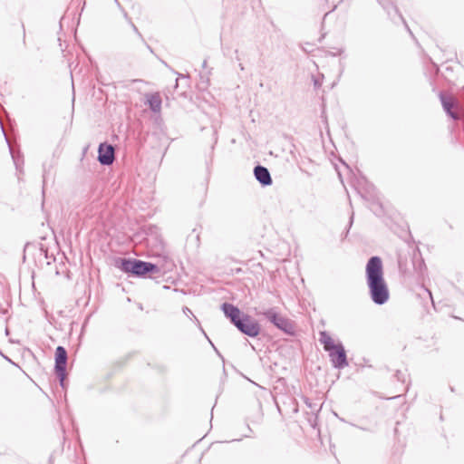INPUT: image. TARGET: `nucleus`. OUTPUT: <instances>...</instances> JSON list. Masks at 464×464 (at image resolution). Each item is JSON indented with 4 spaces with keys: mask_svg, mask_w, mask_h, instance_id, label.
I'll use <instances>...</instances> for the list:
<instances>
[{
    "mask_svg": "<svg viewBox=\"0 0 464 464\" xmlns=\"http://www.w3.org/2000/svg\"><path fill=\"white\" fill-rule=\"evenodd\" d=\"M121 269L126 273H131L138 276H144L150 273H159V269L155 265L136 259H122Z\"/></svg>",
    "mask_w": 464,
    "mask_h": 464,
    "instance_id": "obj_2",
    "label": "nucleus"
},
{
    "mask_svg": "<svg viewBox=\"0 0 464 464\" xmlns=\"http://www.w3.org/2000/svg\"><path fill=\"white\" fill-rule=\"evenodd\" d=\"M330 353L331 359L335 366L343 367L347 365L346 354L343 347L339 344Z\"/></svg>",
    "mask_w": 464,
    "mask_h": 464,
    "instance_id": "obj_7",
    "label": "nucleus"
},
{
    "mask_svg": "<svg viewBox=\"0 0 464 464\" xmlns=\"http://www.w3.org/2000/svg\"><path fill=\"white\" fill-rule=\"evenodd\" d=\"M264 315L278 329L284 331L286 334H294L295 324L291 320L284 316L283 314L276 312L273 309L267 310L264 313Z\"/></svg>",
    "mask_w": 464,
    "mask_h": 464,
    "instance_id": "obj_3",
    "label": "nucleus"
},
{
    "mask_svg": "<svg viewBox=\"0 0 464 464\" xmlns=\"http://www.w3.org/2000/svg\"><path fill=\"white\" fill-rule=\"evenodd\" d=\"M320 341L324 344V348L328 352H332V350L339 345V343H336L334 340L324 332L321 333Z\"/></svg>",
    "mask_w": 464,
    "mask_h": 464,
    "instance_id": "obj_12",
    "label": "nucleus"
},
{
    "mask_svg": "<svg viewBox=\"0 0 464 464\" xmlns=\"http://www.w3.org/2000/svg\"><path fill=\"white\" fill-rule=\"evenodd\" d=\"M222 309L225 314L230 318L235 325L240 321L241 312L237 307L230 304H224Z\"/></svg>",
    "mask_w": 464,
    "mask_h": 464,
    "instance_id": "obj_10",
    "label": "nucleus"
},
{
    "mask_svg": "<svg viewBox=\"0 0 464 464\" xmlns=\"http://www.w3.org/2000/svg\"><path fill=\"white\" fill-rule=\"evenodd\" d=\"M67 363V352L63 346H58L55 350V371L63 382L65 378Z\"/></svg>",
    "mask_w": 464,
    "mask_h": 464,
    "instance_id": "obj_5",
    "label": "nucleus"
},
{
    "mask_svg": "<svg viewBox=\"0 0 464 464\" xmlns=\"http://www.w3.org/2000/svg\"><path fill=\"white\" fill-rule=\"evenodd\" d=\"M99 161L103 165H111L114 160V148L106 143H102L98 150Z\"/></svg>",
    "mask_w": 464,
    "mask_h": 464,
    "instance_id": "obj_6",
    "label": "nucleus"
},
{
    "mask_svg": "<svg viewBox=\"0 0 464 464\" xmlns=\"http://www.w3.org/2000/svg\"><path fill=\"white\" fill-rule=\"evenodd\" d=\"M366 277L372 301L377 304L386 303L390 294L383 277L382 263L380 257L370 258L366 265Z\"/></svg>",
    "mask_w": 464,
    "mask_h": 464,
    "instance_id": "obj_1",
    "label": "nucleus"
},
{
    "mask_svg": "<svg viewBox=\"0 0 464 464\" xmlns=\"http://www.w3.org/2000/svg\"><path fill=\"white\" fill-rule=\"evenodd\" d=\"M236 326L249 336H256L260 332L259 324L248 315L243 316Z\"/></svg>",
    "mask_w": 464,
    "mask_h": 464,
    "instance_id": "obj_4",
    "label": "nucleus"
},
{
    "mask_svg": "<svg viewBox=\"0 0 464 464\" xmlns=\"http://www.w3.org/2000/svg\"><path fill=\"white\" fill-rule=\"evenodd\" d=\"M440 100L443 108L447 111V112L452 118H458L457 113L453 111V109L457 106V100L451 95H440Z\"/></svg>",
    "mask_w": 464,
    "mask_h": 464,
    "instance_id": "obj_9",
    "label": "nucleus"
},
{
    "mask_svg": "<svg viewBox=\"0 0 464 464\" xmlns=\"http://www.w3.org/2000/svg\"><path fill=\"white\" fill-rule=\"evenodd\" d=\"M146 103L154 112L161 111L162 99L159 92L149 93L146 95Z\"/></svg>",
    "mask_w": 464,
    "mask_h": 464,
    "instance_id": "obj_8",
    "label": "nucleus"
},
{
    "mask_svg": "<svg viewBox=\"0 0 464 464\" xmlns=\"http://www.w3.org/2000/svg\"><path fill=\"white\" fill-rule=\"evenodd\" d=\"M255 176L256 179L263 185H270L272 183V179L270 174L265 167L257 166L254 170Z\"/></svg>",
    "mask_w": 464,
    "mask_h": 464,
    "instance_id": "obj_11",
    "label": "nucleus"
}]
</instances>
